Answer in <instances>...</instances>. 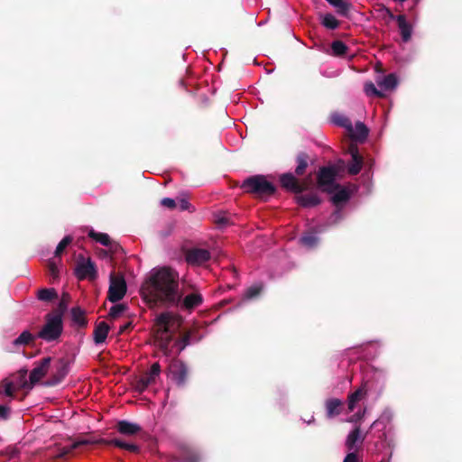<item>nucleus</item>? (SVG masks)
Returning <instances> with one entry per match:
<instances>
[{"label":"nucleus","mask_w":462,"mask_h":462,"mask_svg":"<svg viewBox=\"0 0 462 462\" xmlns=\"http://www.w3.org/2000/svg\"><path fill=\"white\" fill-rule=\"evenodd\" d=\"M180 460L181 462H199L200 456L192 448H182L180 451Z\"/></svg>","instance_id":"obj_31"},{"label":"nucleus","mask_w":462,"mask_h":462,"mask_svg":"<svg viewBox=\"0 0 462 462\" xmlns=\"http://www.w3.org/2000/svg\"><path fill=\"white\" fill-rule=\"evenodd\" d=\"M37 336H33L30 331L24 330L20 334V336L13 340L12 346L13 349L12 351L17 350L22 346H29L32 343L34 342Z\"/></svg>","instance_id":"obj_23"},{"label":"nucleus","mask_w":462,"mask_h":462,"mask_svg":"<svg viewBox=\"0 0 462 462\" xmlns=\"http://www.w3.org/2000/svg\"><path fill=\"white\" fill-rule=\"evenodd\" d=\"M203 296L198 291L189 293L183 297V293L180 291L179 302L173 307L190 312L194 309L199 307L203 303Z\"/></svg>","instance_id":"obj_12"},{"label":"nucleus","mask_w":462,"mask_h":462,"mask_svg":"<svg viewBox=\"0 0 462 462\" xmlns=\"http://www.w3.org/2000/svg\"><path fill=\"white\" fill-rule=\"evenodd\" d=\"M74 273L80 281L85 279L94 281L97 277V271L95 263L91 258H85L82 254H79L78 257Z\"/></svg>","instance_id":"obj_8"},{"label":"nucleus","mask_w":462,"mask_h":462,"mask_svg":"<svg viewBox=\"0 0 462 462\" xmlns=\"http://www.w3.org/2000/svg\"><path fill=\"white\" fill-rule=\"evenodd\" d=\"M216 224L220 226L224 227L231 224L230 219L226 216H219L216 218Z\"/></svg>","instance_id":"obj_49"},{"label":"nucleus","mask_w":462,"mask_h":462,"mask_svg":"<svg viewBox=\"0 0 462 462\" xmlns=\"http://www.w3.org/2000/svg\"><path fill=\"white\" fill-rule=\"evenodd\" d=\"M26 376H27V370L26 369H20L18 371V383L20 384L21 388H23V389L29 388V389H31L33 386V384H30V382H28L26 380Z\"/></svg>","instance_id":"obj_43"},{"label":"nucleus","mask_w":462,"mask_h":462,"mask_svg":"<svg viewBox=\"0 0 462 462\" xmlns=\"http://www.w3.org/2000/svg\"><path fill=\"white\" fill-rule=\"evenodd\" d=\"M180 276L170 268L162 267L152 272L141 287V294L148 303H160L172 308L180 300Z\"/></svg>","instance_id":"obj_1"},{"label":"nucleus","mask_w":462,"mask_h":462,"mask_svg":"<svg viewBox=\"0 0 462 462\" xmlns=\"http://www.w3.org/2000/svg\"><path fill=\"white\" fill-rule=\"evenodd\" d=\"M189 341H190V333L189 332L185 333L181 337L177 339L175 341L174 346H176L178 347V353H180L182 350H184V348L188 345H189Z\"/></svg>","instance_id":"obj_42"},{"label":"nucleus","mask_w":462,"mask_h":462,"mask_svg":"<svg viewBox=\"0 0 462 462\" xmlns=\"http://www.w3.org/2000/svg\"><path fill=\"white\" fill-rule=\"evenodd\" d=\"M162 206L170 209H174L177 207L176 201L171 198H164L161 201Z\"/></svg>","instance_id":"obj_48"},{"label":"nucleus","mask_w":462,"mask_h":462,"mask_svg":"<svg viewBox=\"0 0 462 462\" xmlns=\"http://www.w3.org/2000/svg\"><path fill=\"white\" fill-rule=\"evenodd\" d=\"M210 259V252L204 248L192 247L185 251V260L190 265H202Z\"/></svg>","instance_id":"obj_11"},{"label":"nucleus","mask_w":462,"mask_h":462,"mask_svg":"<svg viewBox=\"0 0 462 462\" xmlns=\"http://www.w3.org/2000/svg\"><path fill=\"white\" fill-rule=\"evenodd\" d=\"M329 5L337 8V12L342 16H347L351 9V4L344 0H326Z\"/></svg>","instance_id":"obj_30"},{"label":"nucleus","mask_w":462,"mask_h":462,"mask_svg":"<svg viewBox=\"0 0 462 462\" xmlns=\"http://www.w3.org/2000/svg\"><path fill=\"white\" fill-rule=\"evenodd\" d=\"M380 462H389V460L382 459Z\"/></svg>","instance_id":"obj_57"},{"label":"nucleus","mask_w":462,"mask_h":462,"mask_svg":"<svg viewBox=\"0 0 462 462\" xmlns=\"http://www.w3.org/2000/svg\"><path fill=\"white\" fill-rule=\"evenodd\" d=\"M114 428L120 435L125 438L134 437L143 430L142 427L138 423L126 420L116 421Z\"/></svg>","instance_id":"obj_14"},{"label":"nucleus","mask_w":462,"mask_h":462,"mask_svg":"<svg viewBox=\"0 0 462 462\" xmlns=\"http://www.w3.org/2000/svg\"><path fill=\"white\" fill-rule=\"evenodd\" d=\"M91 444H101V445H108L114 446L122 449H125L131 453L138 454L141 451L140 446L132 443L126 442L119 438H114L112 439H94L88 437V434L81 435L77 438L70 445L65 447L57 446V452L50 455V457L53 460L56 459H64L68 455H69L74 449L86 445Z\"/></svg>","instance_id":"obj_2"},{"label":"nucleus","mask_w":462,"mask_h":462,"mask_svg":"<svg viewBox=\"0 0 462 462\" xmlns=\"http://www.w3.org/2000/svg\"><path fill=\"white\" fill-rule=\"evenodd\" d=\"M88 236L106 247L111 244V238L106 233H97L94 230H90L88 232Z\"/></svg>","instance_id":"obj_32"},{"label":"nucleus","mask_w":462,"mask_h":462,"mask_svg":"<svg viewBox=\"0 0 462 462\" xmlns=\"http://www.w3.org/2000/svg\"><path fill=\"white\" fill-rule=\"evenodd\" d=\"M343 407V402L337 398H330L326 400L325 408L327 418L332 419L338 416L341 414Z\"/></svg>","instance_id":"obj_21"},{"label":"nucleus","mask_w":462,"mask_h":462,"mask_svg":"<svg viewBox=\"0 0 462 462\" xmlns=\"http://www.w3.org/2000/svg\"><path fill=\"white\" fill-rule=\"evenodd\" d=\"M126 282L123 276L110 275V284L107 291V299L115 303L121 300L126 293Z\"/></svg>","instance_id":"obj_9"},{"label":"nucleus","mask_w":462,"mask_h":462,"mask_svg":"<svg viewBox=\"0 0 462 462\" xmlns=\"http://www.w3.org/2000/svg\"><path fill=\"white\" fill-rule=\"evenodd\" d=\"M118 462H124V461L120 459V460H118Z\"/></svg>","instance_id":"obj_59"},{"label":"nucleus","mask_w":462,"mask_h":462,"mask_svg":"<svg viewBox=\"0 0 462 462\" xmlns=\"http://www.w3.org/2000/svg\"><path fill=\"white\" fill-rule=\"evenodd\" d=\"M263 290L262 285H253L247 288L244 293V299L252 300L260 295Z\"/></svg>","instance_id":"obj_39"},{"label":"nucleus","mask_w":462,"mask_h":462,"mask_svg":"<svg viewBox=\"0 0 462 462\" xmlns=\"http://www.w3.org/2000/svg\"><path fill=\"white\" fill-rule=\"evenodd\" d=\"M132 328V322H126L125 325L121 326L119 328V333H124L127 329Z\"/></svg>","instance_id":"obj_55"},{"label":"nucleus","mask_w":462,"mask_h":462,"mask_svg":"<svg viewBox=\"0 0 462 462\" xmlns=\"http://www.w3.org/2000/svg\"><path fill=\"white\" fill-rule=\"evenodd\" d=\"M107 248L112 254H117L119 251H123L122 246L118 243L112 240L110 245H108Z\"/></svg>","instance_id":"obj_50"},{"label":"nucleus","mask_w":462,"mask_h":462,"mask_svg":"<svg viewBox=\"0 0 462 462\" xmlns=\"http://www.w3.org/2000/svg\"><path fill=\"white\" fill-rule=\"evenodd\" d=\"M109 332V326L106 322L101 321L97 323L93 331L94 342L98 345L106 341Z\"/></svg>","instance_id":"obj_22"},{"label":"nucleus","mask_w":462,"mask_h":462,"mask_svg":"<svg viewBox=\"0 0 462 462\" xmlns=\"http://www.w3.org/2000/svg\"><path fill=\"white\" fill-rule=\"evenodd\" d=\"M365 436L361 437L360 427H356L347 436L346 440V446L349 450H352L356 446V442H363Z\"/></svg>","instance_id":"obj_28"},{"label":"nucleus","mask_w":462,"mask_h":462,"mask_svg":"<svg viewBox=\"0 0 462 462\" xmlns=\"http://www.w3.org/2000/svg\"><path fill=\"white\" fill-rule=\"evenodd\" d=\"M321 23L329 30H335L339 26V21L331 14H326Z\"/></svg>","instance_id":"obj_38"},{"label":"nucleus","mask_w":462,"mask_h":462,"mask_svg":"<svg viewBox=\"0 0 462 462\" xmlns=\"http://www.w3.org/2000/svg\"><path fill=\"white\" fill-rule=\"evenodd\" d=\"M36 297L39 300L51 302L58 299V292L54 288H43L37 291Z\"/></svg>","instance_id":"obj_27"},{"label":"nucleus","mask_w":462,"mask_h":462,"mask_svg":"<svg viewBox=\"0 0 462 462\" xmlns=\"http://www.w3.org/2000/svg\"><path fill=\"white\" fill-rule=\"evenodd\" d=\"M364 91L368 97H383V94L376 88L373 82L365 83L364 87Z\"/></svg>","instance_id":"obj_40"},{"label":"nucleus","mask_w":462,"mask_h":462,"mask_svg":"<svg viewBox=\"0 0 462 462\" xmlns=\"http://www.w3.org/2000/svg\"><path fill=\"white\" fill-rule=\"evenodd\" d=\"M189 207H190V204H189V202L187 199H181L180 200V210H182V211L189 210Z\"/></svg>","instance_id":"obj_52"},{"label":"nucleus","mask_w":462,"mask_h":462,"mask_svg":"<svg viewBox=\"0 0 462 462\" xmlns=\"http://www.w3.org/2000/svg\"><path fill=\"white\" fill-rule=\"evenodd\" d=\"M343 462H358V458L356 453L350 452L344 458Z\"/></svg>","instance_id":"obj_51"},{"label":"nucleus","mask_w":462,"mask_h":462,"mask_svg":"<svg viewBox=\"0 0 462 462\" xmlns=\"http://www.w3.org/2000/svg\"><path fill=\"white\" fill-rule=\"evenodd\" d=\"M172 379L179 387H183L188 379L189 369L185 363L179 361L171 365Z\"/></svg>","instance_id":"obj_18"},{"label":"nucleus","mask_w":462,"mask_h":462,"mask_svg":"<svg viewBox=\"0 0 462 462\" xmlns=\"http://www.w3.org/2000/svg\"><path fill=\"white\" fill-rule=\"evenodd\" d=\"M310 157L305 152H300L296 156L297 166L295 168V175L302 176L305 174L309 166Z\"/></svg>","instance_id":"obj_24"},{"label":"nucleus","mask_w":462,"mask_h":462,"mask_svg":"<svg viewBox=\"0 0 462 462\" xmlns=\"http://www.w3.org/2000/svg\"><path fill=\"white\" fill-rule=\"evenodd\" d=\"M385 12L390 19L396 20L402 41L405 42H409L411 37L412 28L407 22L405 15H394L389 8H385Z\"/></svg>","instance_id":"obj_15"},{"label":"nucleus","mask_w":462,"mask_h":462,"mask_svg":"<svg viewBox=\"0 0 462 462\" xmlns=\"http://www.w3.org/2000/svg\"><path fill=\"white\" fill-rule=\"evenodd\" d=\"M332 193L333 196L331 197V201L337 207L347 202L350 199V192L348 189L341 186Z\"/></svg>","instance_id":"obj_25"},{"label":"nucleus","mask_w":462,"mask_h":462,"mask_svg":"<svg viewBox=\"0 0 462 462\" xmlns=\"http://www.w3.org/2000/svg\"><path fill=\"white\" fill-rule=\"evenodd\" d=\"M69 362L64 358L59 359L55 364L54 371L52 372L51 375L48 378V380L45 382V385H58L65 379V377L69 374Z\"/></svg>","instance_id":"obj_13"},{"label":"nucleus","mask_w":462,"mask_h":462,"mask_svg":"<svg viewBox=\"0 0 462 462\" xmlns=\"http://www.w3.org/2000/svg\"><path fill=\"white\" fill-rule=\"evenodd\" d=\"M9 409L4 405H0V417L6 419L8 416Z\"/></svg>","instance_id":"obj_53"},{"label":"nucleus","mask_w":462,"mask_h":462,"mask_svg":"<svg viewBox=\"0 0 462 462\" xmlns=\"http://www.w3.org/2000/svg\"><path fill=\"white\" fill-rule=\"evenodd\" d=\"M127 309L125 304H116L112 306L109 310V317L112 319H116L119 317L125 310Z\"/></svg>","instance_id":"obj_44"},{"label":"nucleus","mask_w":462,"mask_h":462,"mask_svg":"<svg viewBox=\"0 0 462 462\" xmlns=\"http://www.w3.org/2000/svg\"><path fill=\"white\" fill-rule=\"evenodd\" d=\"M241 189L248 194L255 198H269L273 196L275 191V186L267 180L263 175H254L245 179L241 184Z\"/></svg>","instance_id":"obj_4"},{"label":"nucleus","mask_w":462,"mask_h":462,"mask_svg":"<svg viewBox=\"0 0 462 462\" xmlns=\"http://www.w3.org/2000/svg\"><path fill=\"white\" fill-rule=\"evenodd\" d=\"M331 50L335 56H344L347 53L348 47L342 41H334L331 43Z\"/></svg>","instance_id":"obj_36"},{"label":"nucleus","mask_w":462,"mask_h":462,"mask_svg":"<svg viewBox=\"0 0 462 462\" xmlns=\"http://www.w3.org/2000/svg\"><path fill=\"white\" fill-rule=\"evenodd\" d=\"M337 176V170L336 169L335 166L321 167L317 175L318 187L323 192H334V190L340 188V185L336 182Z\"/></svg>","instance_id":"obj_6"},{"label":"nucleus","mask_w":462,"mask_h":462,"mask_svg":"<svg viewBox=\"0 0 462 462\" xmlns=\"http://www.w3.org/2000/svg\"><path fill=\"white\" fill-rule=\"evenodd\" d=\"M18 454V448L13 446H8L5 450L0 451V456H8L9 458L15 457Z\"/></svg>","instance_id":"obj_47"},{"label":"nucleus","mask_w":462,"mask_h":462,"mask_svg":"<svg viewBox=\"0 0 462 462\" xmlns=\"http://www.w3.org/2000/svg\"><path fill=\"white\" fill-rule=\"evenodd\" d=\"M280 183L284 189L293 192L296 195L297 193L309 190L311 184V178L310 176L302 181H300L295 175L291 172H286L280 176Z\"/></svg>","instance_id":"obj_7"},{"label":"nucleus","mask_w":462,"mask_h":462,"mask_svg":"<svg viewBox=\"0 0 462 462\" xmlns=\"http://www.w3.org/2000/svg\"><path fill=\"white\" fill-rule=\"evenodd\" d=\"M334 166L337 170V173H338L340 171H343L345 169L346 163L343 160H338Z\"/></svg>","instance_id":"obj_54"},{"label":"nucleus","mask_w":462,"mask_h":462,"mask_svg":"<svg viewBox=\"0 0 462 462\" xmlns=\"http://www.w3.org/2000/svg\"><path fill=\"white\" fill-rule=\"evenodd\" d=\"M161 374V365L158 362L153 363L149 371L144 373L142 376L134 382L135 391L138 393L144 392L150 385L155 383L156 379Z\"/></svg>","instance_id":"obj_10"},{"label":"nucleus","mask_w":462,"mask_h":462,"mask_svg":"<svg viewBox=\"0 0 462 462\" xmlns=\"http://www.w3.org/2000/svg\"><path fill=\"white\" fill-rule=\"evenodd\" d=\"M69 300H70L69 294L68 292H63L62 295H61V299H60V300L59 302L57 310L54 311V312H51V313L52 314H60V318L62 319V316H63L64 312L68 309V305L69 303Z\"/></svg>","instance_id":"obj_37"},{"label":"nucleus","mask_w":462,"mask_h":462,"mask_svg":"<svg viewBox=\"0 0 462 462\" xmlns=\"http://www.w3.org/2000/svg\"><path fill=\"white\" fill-rule=\"evenodd\" d=\"M71 319L80 328H85L88 324L85 317V311L79 307H74L71 309Z\"/></svg>","instance_id":"obj_29"},{"label":"nucleus","mask_w":462,"mask_h":462,"mask_svg":"<svg viewBox=\"0 0 462 462\" xmlns=\"http://www.w3.org/2000/svg\"><path fill=\"white\" fill-rule=\"evenodd\" d=\"M335 123L340 126L346 128L349 132L353 131L351 121L346 116H339L335 119Z\"/></svg>","instance_id":"obj_46"},{"label":"nucleus","mask_w":462,"mask_h":462,"mask_svg":"<svg viewBox=\"0 0 462 462\" xmlns=\"http://www.w3.org/2000/svg\"><path fill=\"white\" fill-rule=\"evenodd\" d=\"M181 319L175 314L166 311L158 315L154 323L155 345L166 355L170 356V345L175 331L180 327Z\"/></svg>","instance_id":"obj_3"},{"label":"nucleus","mask_w":462,"mask_h":462,"mask_svg":"<svg viewBox=\"0 0 462 462\" xmlns=\"http://www.w3.org/2000/svg\"><path fill=\"white\" fill-rule=\"evenodd\" d=\"M51 362V357L47 356L35 363V366L30 374V384L34 385L47 374Z\"/></svg>","instance_id":"obj_16"},{"label":"nucleus","mask_w":462,"mask_h":462,"mask_svg":"<svg viewBox=\"0 0 462 462\" xmlns=\"http://www.w3.org/2000/svg\"><path fill=\"white\" fill-rule=\"evenodd\" d=\"M73 237L71 236H66L58 244L54 255L55 257H60L65 248L71 244Z\"/></svg>","instance_id":"obj_41"},{"label":"nucleus","mask_w":462,"mask_h":462,"mask_svg":"<svg viewBox=\"0 0 462 462\" xmlns=\"http://www.w3.org/2000/svg\"><path fill=\"white\" fill-rule=\"evenodd\" d=\"M0 394H5L8 397H14V383L8 379H4L0 382Z\"/></svg>","instance_id":"obj_34"},{"label":"nucleus","mask_w":462,"mask_h":462,"mask_svg":"<svg viewBox=\"0 0 462 462\" xmlns=\"http://www.w3.org/2000/svg\"><path fill=\"white\" fill-rule=\"evenodd\" d=\"M351 155V161L347 163V172L350 175H356L360 172L363 166V157L358 152L356 145L351 144L348 148Z\"/></svg>","instance_id":"obj_17"},{"label":"nucleus","mask_w":462,"mask_h":462,"mask_svg":"<svg viewBox=\"0 0 462 462\" xmlns=\"http://www.w3.org/2000/svg\"><path fill=\"white\" fill-rule=\"evenodd\" d=\"M401 2H405L406 0H400Z\"/></svg>","instance_id":"obj_58"},{"label":"nucleus","mask_w":462,"mask_h":462,"mask_svg":"<svg viewBox=\"0 0 462 462\" xmlns=\"http://www.w3.org/2000/svg\"><path fill=\"white\" fill-rule=\"evenodd\" d=\"M296 203L302 208H314L321 203V199L316 191H310L304 194L297 193L295 195Z\"/></svg>","instance_id":"obj_19"},{"label":"nucleus","mask_w":462,"mask_h":462,"mask_svg":"<svg viewBox=\"0 0 462 462\" xmlns=\"http://www.w3.org/2000/svg\"><path fill=\"white\" fill-rule=\"evenodd\" d=\"M350 133L354 140L364 142L368 136L369 130L363 122L358 121L355 125V129L353 128V131Z\"/></svg>","instance_id":"obj_26"},{"label":"nucleus","mask_w":462,"mask_h":462,"mask_svg":"<svg viewBox=\"0 0 462 462\" xmlns=\"http://www.w3.org/2000/svg\"><path fill=\"white\" fill-rule=\"evenodd\" d=\"M63 332V321L60 314L48 313L45 316V324L38 332L37 337L52 342L58 340Z\"/></svg>","instance_id":"obj_5"},{"label":"nucleus","mask_w":462,"mask_h":462,"mask_svg":"<svg viewBox=\"0 0 462 462\" xmlns=\"http://www.w3.org/2000/svg\"><path fill=\"white\" fill-rule=\"evenodd\" d=\"M370 382L364 381L361 385L348 396V410L354 411L356 402L364 399L370 390Z\"/></svg>","instance_id":"obj_20"},{"label":"nucleus","mask_w":462,"mask_h":462,"mask_svg":"<svg viewBox=\"0 0 462 462\" xmlns=\"http://www.w3.org/2000/svg\"><path fill=\"white\" fill-rule=\"evenodd\" d=\"M397 78L394 74L391 73L386 75L379 85L386 90L393 89L397 86Z\"/></svg>","instance_id":"obj_35"},{"label":"nucleus","mask_w":462,"mask_h":462,"mask_svg":"<svg viewBox=\"0 0 462 462\" xmlns=\"http://www.w3.org/2000/svg\"><path fill=\"white\" fill-rule=\"evenodd\" d=\"M376 423H377V420H375L374 422H373L372 427H374V425H376Z\"/></svg>","instance_id":"obj_56"},{"label":"nucleus","mask_w":462,"mask_h":462,"mask_svg":"<svg viewBox=\"0 0 462 462\" xmlns=\"http://www.w3.org/2000/svg\"><path fill=\"white\" fill-rule=\"evenodd\" d=\"M48 270H49L50 275L52 278L51 282H54L56 280L59 279V269L57 266V263L54 260L49 261Z\"/></svg>","instance_id":"obj_45"},{"label":"nucleus","mask_w":462,"mask_h":462,"mask_svg":"<svg viewBox=\"0 0 462 462\" xmlns=\"http://www.w3.org/2000/svg\"><path fill=\"white\" fill-rule=\"evenodd\" d=\"M319 237L312 232L304 234L300 237V243L308 248H313L318 245Z\"/></svg>","instance_id":"obj_33"}]
</instances>
